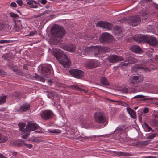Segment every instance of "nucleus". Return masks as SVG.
<instances>
[{"mask_svg": "<svg viewBox=\"0 0 158 158\" xmlns=\"http://www.w3.org/2000/svg\"><path fill=\"white\" fill-rule=\"evenodd\" d=\"M108 49L107 48L105 47L99 46H92L85 47H80L78 50V52L86 55L87 52H92L96 55L98 54L99 53L108 52Z\"/></svg>", "mask_w": 158, "mask_h": 158, "instance_id": "obj_1", "label": "nucleus"}, {"mask_svg": "<svg viewBox=\"0 0 158 158\" xmlns=\"http://www.w3.org/2000/svg\"><path fill=\"white\" fill-rule=\"evenodd\" d=\"M54 56L58 60H59L60 63L63 66L65 67L69 66L70 61L65 54H63L61 56L63 58L62 59H60V55H59V53H54Z\"/></svg>", "mask_w": 158, "mask_h": 158, "instance_id": "obj_2", "label": "nucleus"}, {"mask_svg": "<svg viewBox=\"0 0 158 158\" xmlns=\"http://www.w3.org/2000/svg\"><path fill=\"white\" fill-rule=\"evenodd\" d=\"M36 130H38L35 131V133H40L43 132L42 129L35 123L29 122L26 126V130L27 131L31 132Z\"/></svg>", "mask_w": 158, "mask_h": 158, "instance_id": "obj_3", "label": "nucleus"}, {"mask_svg": "<svg viewBox=\"0 0 158 158\" xmlns=\"http://www.w3.org/2000/svg\"><path fill=\"white\" fill-rule=\"evenodd\" d=\"M94 117L95 122L98 123H103L106 121L104 113L102 111L96 112L94 114Z\"/></svg>", "mask_w": 158, "mask_h": 158, "instance_id": "obj_4", "label": "nucleus"}, {"mask_svg": "<svg viewBox=\"0 0 158 158\" xmlns=\"http://www.w3.org/2000/svg\"><path fill=\"white\" fill-rule=\"evenodd\" d=\"M65 33V31L63 27L57 26L53 31V34L56 37L60 38L63 36Z\"/></svg>", "mask_w": 158, "mask_h": 158, "instance_id": "obj_5", "label": "nucleus"}, {"mask_svg": "<svg viewBox=\"0 0 158 158\" xmlns=\"http://www.w3.org/2000/svg\"><path fill=\"white\" fill-rule=\"evenodd\" d=\"M113 39V37L107 32L103 33L99 38V40L101 43L110 42L112 41Z\"/></svg>", "mask_w": 158, "mask_h": 158, "instance_id": "obj_6", "label": "nucleus"}, {"mask_svg": "<svg viewBox=\"0 0 158 158\" xmlns=\"http://www.w3.org/2000/svg\"><path fill=\"white\" fill-rule=\"evenodd\" d=\"M127 21L131 25L135 26L140 23L141 19L138 15H135L130 17Z\"/></svg>", "mask_w": 158, "mask_h": 158, "instance_id": "obj_7", "label": "nucleus"}, {"mask_svg": "<svg viewBox=\"0 0 158 158\" xmlns=\"http://www.w3.org/2000/svg\"><path fill=\"white\" fill-rule=\"evenodd\" d=\"M69 72L71 75L78 78H80L84 75V73L82 71L77 69H71L69 70Z\"/></svg>", "mask_w": 158, "mask_h": 158, "instance_id": "obj_8", "label": "nucleus"}, {"mask_svg": "<svg viewBox=\"0 0 158 158\" xmlns=\"http://www.w3.org/2000/svg\"><path fill=\"white\" fill-rule=\"evenodd\" d=\"M143 80V78L141 75L134 76L129 79L130 82L132 84H138L142 82Z\"/></svg>", "mask_w": 158, "mask_h": 158, "instance_id": "obj_9", "label": "nucleus"}, {"mask_svg": "<svg viewBox=\"0 0 158 158\" xmlns=\"http://www.w3.org/2000/svg\"><path fill=\"white\" fill-rule=\"evenodd\" d=\"M99 63L98 61L91 60L86 62L85 63V67L88 69H92L98 66Z\"/></svg>", "mask_w": 158, "mask_h": 158, "instance_id": "obj_10", "label": "nucleus"}, {"mask_svg": "<svg viewBox=\"0 0 158 158\" xmlns=\"http://www.w3.org/2000/svg\"><path fill=\"white\" fill-rule=\"evenodd\" d=\"M122 60H123L126 62H121L120 64V65L122 66L126 67L128 66L130 64H133L135 63L136 60L135 58L129 56L128 57L127 59H123Z\"/></svg>", "mask_w": 158, "mask_h": 158, "instance_id": "obj_11", "label": "nucleus"}, {"mask_svg": "<svg viewBox=\"0 0 158 158\" xmlns=\"http://www.w3.org/2000/svg\"><path fill=\"white\" fill-rule=\"evenodd\" d=\"M108 59L109 62L111 63H114L122 60L123 57L116 55H111L108 57Z\"/></svg>", "mask_w": 158, "mask_h": 158, "instance_id": "obj_12", "label": "nucleus"}, {"mask_svg": "<svg viewBox=\"0 0 158 158\" xmlns=\"http://www.w3.org/2000/svg\"><path fill=\"white\" fill-rule=\"evenodd\" d=\"M123 127H118L115 129L114 131V133L117 134L118 135H119V137L120 139H122L123 140H125L127 137V135L125 133L123 134Z\"/></svg>", "mask_w": 158, "mask_h": 158, "instance_id": "obj_13", "label": "nucleus"}, {"mask_svg": "<svg viewBox=\"0 0 158 158\" xmlns=\"http://www.w3.org/2000/svg\"><path fill=\"white\" fill-rule=\"evenodd\" d=\"M52 115L53 113L51 111L46 110L42 112L41 117L43 119H47L52 117Z\"/></svg>", "mask_w": 158, "mask_h": 158, "instance_id": "obj_14", "label": "nucleus"}, {"mask_svg": "<svg viewBox=\"0 0 158 158\" xmlns=\"http://www.w3.org/2000/svg\"><path fill=\"white\" fill-rule=\"evenodd\" d=\"M148 36L147 35H142L135 38V40L138 43H141L143 42L147 43Z\"/></svg>", "mask_w": 158, "mask_h": 158, "instance_id": "obj_15", "label": "nucleus"}, {"mask_svg": "<svg viewBox=\"0 0 158 158\" xmlns=\"http://www.w3.org/2000/svg\"><path fill=\"white\" fill-rule=\"evenodd\" d=\"M147 43L152 46H155L158 44V41L156 38L148 36Z\"/></svg>", "mask_w": 158, "mask_h": 158, "instance_id": "obj_16", "label": "nucleus"}, {"mask_svg": "<svg viewBox=\"0 0 158 158\" xmlns=\"http://www.w3.org/2000/svg\"><path fill=\"white\" fill-rule=\"evenodd\" d=\"M51 68L52 67L50 65L42 67V73L44 76L50 74Z\"/></svg>", "mask_w": 158, "mask_h": 158, "instance_id": "obj_17", "label": "nucleus"}, {"mask_svg": "<svg viewBox=\"0 0 158 158\" xmlns=\"http://www.w3.org/2000/svg\"><path fill=\"white\" fill-rule=\"evenodd\" d=\"M75 48V45L73 44L65 45L62 47L63 49L71 52H74Z\"/></svg>", "mask_w": 158, "mask_h": 158, "instance_id": "obj_18", "label": "nucleus"}, {"mask_svg": "<svg viewBox=\"0 0 158 158\" xmlns=\"http://www.w3.org/2000/svg\"><path fill=\"white\" fill-rule=\"evenodd\" d=\"M30 105L27 103H24L23 104L18 110L19 112L26 111L29 109Z\"/></svg>", "mask_w": 158, "mask_h": 158, "instance_id": "obj_19", "label": "nucleus"}, {"mask_svg": "<svg viewBox=\"0 0 158 158\" xmlns=\"http://www.w3.org/2000/svg\"><path fill=\"white\" fill-rule=\"evenodd\" d=\"M126 110L131 117L133 118H136V113L133 110L129 107H127Z\"/></svg>", "mask_w": 158, "mask_h": 158, "instance_id": "obj_20", "label": "nucleus"}, {"mask_svg": "<svg viewBox=\"0 0 158 158\" xmlns=\"http://www.w3.org/2000/svg\"><path fill=\"white\" fill-rule=\"evenodd\" d=\"M131 51L135 53H139L142 51L141 48L139 46L137 45L132 46L131 48Z\"/></svg>", "mask_w": 158, "mask_h": 158, "instance_id": "obj_21", "label": "nucleus"}, {"mask_svg": "<svg viewBox=\"0 0 158 158\" xmlns=\"http://www.w3.org/2000/svg\"><path fill=\"white\" fill-rule=\"evenodd\" d=\"M23 27L20 21H18L17 22H15L14 25V29L16 31H19Z\"/></svg>", "mask_w": 158, "mask_h": 158, "instance_id": "obj_22", "label": "nucleus"}, {"mask_svg": "<svg viewBox=\"0 0 158 158\" xmlns=\"http://www.w3.org/2000/svg\"><path fill=\"white\" fill-rule=\"evenodd\" d=\"M27 3L30 5V7L32 8H37V6L36 4H37V2L36 1H32V0H29L28 1Z\"/></svg>", "mask_w": 158, "mask_h": 158, "instance_id": "obj_23", "label": "nucleus"}, {"mask_svg": "<svg viewBox=\"0 0 158 158\" xmlns=\"http://www.w3.org/2000/svg\"><path fill=\"white\" fill-rule=\"evenodd\" d=\"M8 140V137L5 135L0 133V143H4Z\"/></svg>", "mask_w": 158, "mask_h": 158, "instance_id": "obj_24", "label": "nucleus"}, {"mask_svg": "<svg viewBox=\"0 0 158 158\" xmlns=\"http://www.w3.org/2000/svg\"><path fill=\"white\" fill-rule=\"evenodd\" d=\"M29 141H31L33 142L39 143L42 142L43 140L39 139L38 138L35 137H33L28 139Z\"/></svg>", "mask_w": 158, "mask_h": 158, "instance_id": "obj_25", "label": "nucleus"}, {"mask_svg": "<svg viewBox=\"0 0 158 158\" xmlns=\"http://www.w3.org/2000/svg\"><path fill=\"white\" fill-rule=\"evenodd\" d=\"M18 126L19 127L20 130L24 132L27 131L26 130V128L24 129V128L25 126V124L23 123H19L18 124Z\"/></svg>", "mask_w": 158, "mask_h": 158, "instance_id": "obj_26", "label": "nucleus"}, {"mask_svg": "<svg viewBox=\"0 0 158 158\" xmlns=\"http://www.w3.org/2000/svg\"><path fill=\"white\" fill-rule=\"evenodd\" d=\"M101 83L104 85H109L105 77H102L100 79Z\"/></svg>", "mask_w": 158, "mask_h": 158, "instance_id": "obj_27", "label": "nucleus"}, {"mask_svg": "<svg viewBox=\"0 0 158 158\" xmlns=\"http://www.w3.org/2000/svg\"><path fill=\"white\" fill-rule=\"evenodd\" d=\"M151 143L149 140L142 141L139 142V144L141 146H145Z\"/></svg>", "mask_w": 158, "mask_h": 158, "instance_id": "obj_28", "label": "nucleus"}, {"mask_svg": "<svg viewBox=\"0 0 158 158\" xmlns=\"http://www.w3.org/2000/svg\"><path fill=\"white\" fill-rule=\"evenodd\" d=\"M116 154L121 156H129L130 154L124 152H116Z\"/></svg>", "mask_w": 158, "mask_h": 158, "instance_id": "obj_29", "label": "nucleus"}, {"mask_svg": "<svg viewBox=\"0 0 158 158\" xmlns=\"http://www.w3.org/2000/svg\"><path fill=\"white\" fill-rule=\"evenodd\" d=\"M112 27V25L108 23H105L103 28L106 29L107 30H110Z\"/></svg>", "mask_w": 158, "mask_h": 158, "instance_id": "obj_30", "label": "nucleus"}, {"mask_svg": "<svg viewBox=\"0 0 158 158\" xmlns=\"http://www.w3.org/2000/svg\"><path fill=\"white\" fill-rule=\"evenodd\" d=\"M96 38V36L93 37H89L87 35H86L84 37V39L86 40L89 41V42H92V40L93 39H94Z\"/></svg>", "mask_w": 158, "mask_h": 158, "instance_id": "obj_31", "label": "nucleus"}, {"mask_svg": "<svg viewBox=\"0 0 158 158\" xmlns=\"http://www.w3.org/2000/svg\"><path fill=\"white\" fill-rule=\"evenodd\" d=\"M6 97L3 96L0 97V104H2L6 102Z\"/></svg>", "mask_w": 158, "mask_h": 158, "instance_id": "obj_32", "label": "nucleus"}, {"mask_svg": "<svg viewBox=\"0 0 158 158\" xmlns=\"http://www.w3.org/2000/svg\"><path fill=\"white\" fill-rule=\"evenodd\" d=\"M105 24V23L100 21L97 23L96 25L97 26L103 28Z\"/></svg>", "mask_w": 158, "mask_h": 158, "instance_id": "obj_33", "label": "nucleus"}, {"mask_svg": "<svg viewBox=\"0 0 158 158\" xmlns=\"http://www.w3.org/2000/svg\"><path fill=\"white\" fill-rule=\"evenodd\" d=\"M50 132L54 133H60L61 132V131L58 129H54L51 130Z\"/></svg>", "mask_w": 158, "mask_h": 158, "instance_id": "obj_34", "label": "nucleus"}, {"mask_svg": "<svg viewBox=\"0 0 158 158\" xmlns=\"http://www.w3.org/2000/svg\"><path fill=\"white\" fill-rule=\"evenodd\" d=\"M10 16L13 18H16L19 17L17 14L12 12H10Z\"/></svg>", "mask_w": 158, "mask_h": 158, "instance_id": "obj_35", "label": "nucleus"}, {"mask_svg": "<svg viewBox=\"0 0 158 158\" xmlns=\"http://www.w3.org/2000/svg\"><path fill=\"white\" fill-rule=\"evenodd\" d=\"M144 126L145 128L147 129L148 131H151L152 129L150 127L147 123H144Z\"/></svg>", "mask_w": 158, "mask_h": 158, "instance_id": "obj_36", "label": "nucleus"}, {"mask_svg": "<svg viewBox=\"0 0 158 158\" xmlns=\"http://www.w3.org/2000/svg\"><path fill=\"white\" fill-rule=\"evenodd\" d=\"M37 34V31H33L30 32L29 34L28 35L29 36H32Z\"/></svg>", "mask_w": 158, "mask_h": 158, "instance_id": "obj_37", "label": "nucleus"}, {"mask_svg": "<svg viewBox=\"0 0 158 158\" xmlns=\"http://www.w3.org/2000/svg\"><path fill=\"white\" fill-rule=\"evenodd\" d=\"M146 96L142 95H138L135 96L133 98H141L145 97Z\"/></svg>", "mask_w": 158, "mask_h": 158, "instance_id": "obj_38", "label": "nucleus"}, {"mask_svg": "<svg viewBox=\"0 0 158 158\" xmlns=\"http://www.w3.org/2000/svg\"><path fill=\"white\" fill-rule=\"evenodd\" d=\"M50 95H51L53 97H54L55 96V94L53 92H51V91H50L49 93V94H47V96H48V98H51V97L50 96Z\"/></svg>", "mask_w": 158, "mask_h": 158, "instance_id": "obj_39", "label": "nucleus"}, {"mask_svg": "<svg viewBox=\"0 0 158 158\" xmlns=\"http://www.w3.org/2000/svg\"><path fill=\"white\" fill-rule=\"evenodd\" d=\"M156 136V134H152L147 137V139H152L154 138Z\"/></svg>", "mask_w": 158, "mask_h": 158, "instance_id": "obj_40", "label": "nucleus"}, {"mask_svg": "<svg viewBox=\"0 0 158 158\" xmlns=\"http://www.w3.org/2000/svg\"><path fill=\"white\" fill-rule=\"evenodd\" d=\"M29 135L30 134L29 133H27L25 134H24L22 136V137L23 139H25L28 137Z\"/></svg>", "mask_w": 158, "mask_h": 158, "instance_id": "obj_41", "label": "nucleus"}, {"mask_svg": "<svg viewBox=\"0 0 158 158\" xmlns=\"http://www.w3.org/2000/svg\"><path fill=\"white\" fill-rule=\"evenodd\" d=\"M120 29V27H116L115 28V30L116 31V33L117 34H119V31Z\"/></svg>", "mask_w": 158, "mask_h": 158, "instance_id": "obj_42", "label": "nucleus"}, {"mask_svg": "<svg viewBox=\"0 0 158 158\" xmlns=\"http://www.w3.org/2000/svg\"><path fill=\"white\" fill-rule=\"evenodd\" d=\"M23 144L24 145H26L27 148H30L33 147L32 145L31 144H26V143H23Z\"/></svg>", "mask_w": 158, "mask_h": 158, "instance_id": "obj_43", "label": "nucleus"}, {"mask_svg": "<svg viewBox=\"0 0 158 158\" xmlns=\"http://www.w3.org/2000/svg\"><path fill=\"white\" fill-rule=\"evenodd\" d=\"M17 3L20 6H21L23 4V2L21 0H17L16 1Z\"/></svg>", "mask_w": 158, "mask_h": 158, "instance_id": "obj_44", "label": "nucleus"}, {"mask_svg": "<svg viewBox=\"0 0 158 158\" xmlns=\"http://www.w3.org/2000/svg\"><path fill=\"white\" fill-rule=\"evenodd\" d=\"M46 12H47V11H44L43 13H42L39 14L38 15H35V17L37 18V17H40V16H41L42 15H44V14H45L46 13Z\"/></svg>", "mask_w": 158, "mask_h": 158, "instance_id": "obj_45", "label": "nucleus"}, {"mask_svg": "<svg viewBox=\"0 0 158 158\" xmlns=\"http://www.w3.org/2000/svg\"><path fill=\"white\" fill-rule=\"evenodd\" d=\"M142 16L144 17V18L143 19H146L148 17V14H147L143 13L142 15Z\"/></svg>", "mask_w": 158, "mask_h": 158, "instance_id": "obj_46", "label": "nucleus"}, {"mask_svg": "<svg viewBox=\"0 0 158 158\" xmlns=\"http://www.w3.org/2000/svg\"><path fill=\"white\" fill-rule=\"evenodd\" d=\"M10 6L12 7H16L17 6L16 3L15 2H12L10 4Z\"/></svg>", "mask_w": 158, "mask_h": 158, "instance_id": "obj_47", "label": "nucleus"}, {"mask_svg": "<svg viewBox=\"0 0 158 158\" xmlns=\"http://www.w3.org/2000/svg\"><path fill=\"white\" fill-rule=\"evenodd\" d=\"M148 108H144L143 112L144 113H147L148 111Z\"/></svg>", "mask_w": 158, "mask_h": 158, "instance_id": "obj_48", "label": "nucleus"}, {"mask_svg": "<svg viewBox=\"0 0 158 158\" xmlns=\"http://www.w3.org/2000/svg\"><path fill=\"white\" fill-rule=\"evenodd\" d=\"M47 82H48V84L49 85H51L52 84V81L51 80H50V79L48 80L47 81Z\"/></svg>", "mask_w": 158, "mask_h": 158, "instance_id": "obj_49", "label": "nucleus"}, {"mask_svg": "<svg viewBox=\"0 0 158 158\" xmlns=\"http://www.w3.org/2000/svg\"><path fill=\"white\" fill-rule=\"evenodd\" d=\"M47 1L46 0H42L41 1V3L43 4L44 5L46 3Z\"/></svg>", "mask_w": 158, "mask_h": 158, "instance_id": "obj_50", "label": "nucleus"}, {"mask_svg": "<svg viewBox=\"0 0 158 158\" xmlns=\"http://www.w3.org/2000/svg\"><path fill=\"white\" fill-rule=\"evenodd\" d=\"M7 41L6 40H0V44H3L4 43H7Z\"/></svg>", "mask_w": 158, "mask_h": 158, "instance_id": "obj_51", "label": "nucleus"}, {"mask_svg": "<svg viewBox=\"0 0 158 158\" xmlns=\"http://www.w3.org/2000/svg\"><path fill=\"white\" fill-rule=\"evenodd\" d=\"M0 74L2 75H5L6 74V73L2 71H1L0 70Z\"/></svg>", "mask_w": 158, "mask_h": 158, "instance_id": "obj_52", "label": "nucleus"}, {"mask_svg": "<svg viewBox=\"0 0 158 158\" xmlns=\"http://www.w3.org/2000/svg\"><path fill=\"white\" fill-rule=\"evenodd\" d=\"M138 69H144L145 71H146L147 70H148V69L146 68H144L143 67H138Z\"/></svg>", "mask_w": 158, "mask_h": 158, "instance_id": "obj_53", "label": "nucleus"}, {"mask_svg": "<svg viewBox=\"0 0 158 158\" xmlns=\"http://www.w3.org/2000/svg\"><path fill=\"white\" fill-rule=\"evenodd\" d=\"M13 154L14 156H16L17 154V153L16 152H13Z\"/></svg>", "mask_w": 158, "mask_h": 158, "instance_id": "obj_54", "label": "nucleus"}, {"mask_svg": "<svg viewBox=\"0 0 158 158\" xmlns=\"http://www.w3.org/2000/svg\"><path fill=\"white\" fill-rule=\"evenodd\" d=\"M139 119L140 122L142 121V117L141 116H140L139 117Z\"/></svg>", "mask_w": 158, "mask_h": 158, "instance_id": "obj_55", "label": "nucleus"}, {"mask_svg": "<svg viewBox=\"0 0 158 158\" xmlns=\"http://www.w3.org/2000/svg\"><path fill=\"white\" fill-rule=\"evenodd\" d=\"M146 99L147 100H152L153 99V98H147Z\"/></svg>", "mask_w": 158, "mask_h": 158, "instance_id": "obj_56", "label": "nucleus"}, {"mask_svg": "<svg viewBox=\"0 0 158 158\" xmlns=\"http://www.w3.org/2000/svg\"><path fill=\"white\" fill-rule=\"evenodd\" d=\"M102 135H94V137H101Z\"/></svg>", "mask_w": 158, "mask_h": 158, "instance_id": "obj_57", "label": "nucleus"}, {"mask_svg": "<svg viewBox=\"0 0 158 158\" xmlns=\"http://www.w3.org/2000/svg\"><path fill=\"white\" fill-rule=\"evenodd\" d=\"M126 93H127L128 92V90L127 89H126L125 90V91H124Z\"/></svg>", "mask_w": 158, "mask_h": 158, "instance_id": "obj_58", "label": "nucleus"}, {"mask_svg": "<svg viewBox=\"0 0 158 158\" xmlns=\"http://www.w3.org/2000/svg\"><path fill=\"white\" fill-rule=\"evenodd\" d=\"M25 67V66L24 65V68L25 69H28V68H27L26 67Z\"/></svg>", "mask_w": 158, "mask_h": 158, "instance_id": "obj_59", "label": "nucleus"}, {"mask_svg": "<svg viewBox=\"0 0 158 158\" xmlns=\"http://www.w3.org/2000/svg\"><path fill=\"white\" fill-rule=\"evenodd\" d=\"M17 12H18V13H19L20 14H21V13H20V11H19L18 10V11H17Z\"/></svg>", "mask_w": 158, "mask_h": 158, "instance_id": "obj_60", "label": "nucleus"}, {"mask_svg": "<svg viewBox=\"0 0 158 158\" xmlns=\"http://www.w3.org/2000/svg\"><path fill=\"white\" fill-rule=\"evenodd\" d=\"M157 32H158V27L157 28Z\"/></svg>", "mask_w": 158, "mask_h": 158, "instance_id": "obj_61", "label": "nucleus"}, {"mask_svg": "<svg viewBox=\"0 0 158 158\" xmlns=\"http://www.w3.org/2000/svg\"><path fill=\"white\" fill-rule=\"evenodd\" d=\"M75 86V88H76V87H77V86H76L75 85V86Z\"/></svg>", "mask_w": 158, "mask_h": 158, "instance_id": "obj_62", "label": "nucleus"}, {"mask_svg": "<svg viewBox=\"0 0 158 158\" xmlns=\"http://www.w3.org/2000/svg\"><path fill=\"white\" fill-rule=\"evenodd\" d=\"M137 108V107H135V109H136Z\"/></svg>", "mask_w": 158, "mask_h": 158, "instance_id": "obj_63", "label": "nucleus"}, {"mask_svg": "<svg viewBox=\"0 0 158 158\" xmlns=\"http://www.w3.org/2000/svg\"><path fill=\"white\" fill-rule=\"evenodd\" d=\"M42 81H43V82H44V80H42Z\"/></svg>", "mask_w": 158, "mask_h": 158, "instance_id": "obj_64", "label": "nucleus"}]
</instances>
